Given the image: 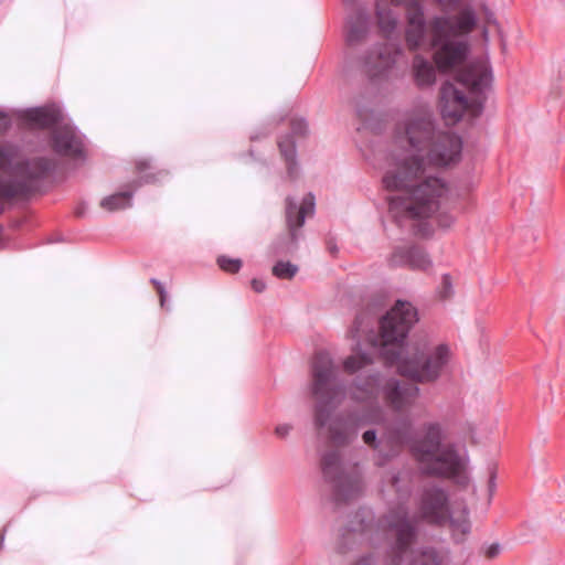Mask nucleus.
I'll use <instances>...</instances> for the list:
<instances>
[{
    "instance_id": "nucleus-1",
    "label": "nucleus",
    "mask_w": 565,
    "mask_h": 565,
    "mask_svg": "<svg viewBox=\"0 0 565 565\" xmlns=\"http://www.w3.org/2000/svg\"><path fill=\"white\" fill-rule=\"evenodd\" d=\"M398 138L401 148L393 151L383 177L387 190L399 191L390 196L388 213L399 226L407 220L427 218L435 214L448 193L445 181L428 172V168L456 162L462 150L459 136L438 130L430 109L412 113Z\"/></svg>"
},
{
    "instance_id": "nucleus-2",
    "label": "nucleus",
    "mask_w": 565,
    "mask_h": 565,
    "mask_svg": "<svg viewBox=\"0 0 565 565\" xmlns=\"http://www.w3.org/2000/svg\"><path fill=\"white\" fill-rule=\"evenodd\" d=\"M417 320L416 308L408 301L397 300L380 321L377 337L374 330L375 317L370 312L358 315L349 330L355 341L354 354L343 361V370L354 374L373 364L371 353L362 349L363 344H367L373 350L379 348L387 363L396 364L399 374L418 382L437 380L450 361V348L440 343L426 352L425 345H405L404 341Z\"/></svg>"
},
{
    "instance_id": "nucleus-3",
    "label": "nucleus",
    "mask_w": 565,
    "mask_h": 565,
    "mask_svg": "<svg viewBox=\"0 0 565 565\" xmlns=\"http://www.w3.org/2000/svg\"><path fill=\"white\" fill-rule=\"evenodd\" d=\"M444 439L445 431L439 423H426L423 435L416 437L414 420L409 416H399L384 429L388 452L383 454V457L394 459L404 446H408L422 473L451 479L466 487L469 484L467 449L455 443L444 444Z\"/></svg>"
},
{
    "instance_id": "nucleus-4",
    "label": "nucleus",
    "mask_w": 565,
    "mask_h": 565,
    "mask_svg": "<svg viewBox=\"0 0 565 565\" xmlns=\"http://www.w3.org/2000/svg\"><path fill=\"white\" fill-rule=\"evenodd\" d=\"M311 394L317 398L315 406V426L322 429L328 426L331 440L338 446L353 443L359 429L365 425H379L384 419L380 406L361 411L341 413L331 418L332 412L347 396V386L337 376L332 358L326 351L318 352L311 365Z\"/></svg>"
},
{
    "instance_id": "nucleus-5",
    "label": "nucleus",
    "mask_w": 565,
    "mask_h": 565,
    "mask_svg": "<svg viewBox=\"0 0 565 565\" xmlns=\"http://www.w3.org/2000/svg\"><path fill=\"white\" fill-rule=\"evenodd\" d=\"M477 24L470 8L458 14L435 15L429 23L433 58L440 72H448L462 64L470 53L469 34Z\"/></svg>"
},
{
    "instance_id": "nucleus-6",
    "label": "nucleus",
    "mask_w": 565,
    "mask_h": 565,
    "mask_svg": "<svg viewBox=\"0 0 565 565\" xmlns=\"http://www.w3.org/2000/svg\"><path fill=\"white\" fill-rule=\"evenodd\" d=\"M457 82L469 92L470 97L457 88L452 83L446 82L440 87V114L448 124H457L468 109L475 115L482 111L484 93L491 86L493 75L487 58L471 61L457 77Z\"/></svg>"
},
{
    "instance_id": "nucleus-7",
    "label": "nucleus",
    "mask_w": 565,
    "mask_h": 565,
    "mask_svg": "<svg viewBox=\"0 0 565 565\" xmlns=\"http://www.w3.org/2000/svg\"><path fill=\"white\" fill-rule=\"evenodd\" d=\"M350 397L356 402H371L382 395L394 411L411 408L419 396L416 383H408L395 377H384L379 372L359 375L349 387Z\"/></svg>"
},
{
    "instance_id": "nucleus-8",
    "label": "nucleus",
    "mask_w": 565,
    "mask_h": 565,
    "mask_svg": "<svg viewBox=\"0 0 565 565\" xmlns=\"http://www.w3.org/2000/svg\"><path fill=\"white\" fill-rule=\"evenodd\" d=\"M382 526L393 535L394 542L390 547L391 565H399L417 535V518L409 513L404 503L390 505L381 519Z\"/></svg>"
},
{
    "instance_id": "nucleus-9",
    "label": "nucleus",
    "mask_w": 565,
    "mask_h": 565,
    "mask_svg": "<svg viewBox=\"0 0 565 565\" xmlns=\"http://www.w3.org/2000/svg\"><path fill=\"white\" fill-rule=\"evenodd\" d=\"M323 478L333 488L335 501H349L363 490L362 472L358 465L347 466L337 450L326 452L321 459Z\"/></svg>"
},
{
    "instance_id": "nucleus-10",
    "label": "nucleus",
    "mask_w": 565,
    "mask_h": 565,
    "mask_svg": "<svg viewBox=\"0 0 565 565\" xmlns=\"http://www.w3.org/2000/svg\"><path fill=\"white\" fill-rule=\"evenodd\" d=\"M316 199L312 193L306 194L300 202L295 198L286 199V222L289 230V238L281 237L270 246L273 255L291 254L298 247L301 237V227L308 216L315 214Z\"/></svg>"
},
{
    "instance_id": "nucleus-11",
    "label": "nucleus",
    "mask_w": 565,
    "mask_h": 565,
    "mask_svg": "<svg viewBox=\"0 0 565 565\" xmlns=\"http://www.w3.org/2000/svg\"><path fill=\"white\" fill-rule=\"evenodd\" d=\"M50 145L56 156L75 164H83L87 159L86 137L74 125L55 127L51 132Z\"/></svg>"
},
{
    "instance_id": "nucleus-12",
    "label": "nucleus",
    "mask_w": 565,
    "mask_h": 565,
    "mask_svg": "<svg viewBox=\"0 0 565 565\" xmlns=\"http://www.w3.org/2000/svg\"><path fill=\"white\" fill-rule=\"evenodd\" d=\"M401 54L402 49L398 44H376L361 56L360 65L372 83H380L388 78Z\"/></svg>"
},
{
    "instance_id": "nucleus-13",
    "label": "nucleus",
    "mask_w": 565,
    "mask_h": 565,
    "mask_svg": "<svg viewBox=\"0 0 565 565\" xmlns=\"http://www.w3.org/2000/svg\"><path fill=\"white\" fill-rule=\"evenodd\" d=\"M420 516L431 524H446L448 509V493L437 486L423 488L418 500Z\"/></svg>"
},
{
    "instance_id": "nucleus-14",
    "label": "nucleus",
    "mask_w": 565,
    "mask_h": 565,
    "mask_svg": "<svg viewBox=\"0 0 565 565\" xmlns=\"http://www.w3.org/2000/svg\"><path fill=\"white\" fill-rule=\"evenodd\" d=\"M395 6L406 9L407 26L405 40L408 49L416 50L422 46L426 34L424 7L420 0H390Z\"/></svg>"
},
{
    "instance_id": "nucleus-15",
    "label": "nucleus",
    "mask_w": 565,
    "mask_h": 565,
    "mask_svg": "<svg viewBox=\"0 0 565 565\" xmlns=\"http://www.w3.org/2000/svg\"><path fill=\"white\" fill-rule=\"evenodd\" d=\"M388 264L392 267L407 266L415 270H426L431 266V259L419 246H398L391 254Z\"/></svg>"
},
{
    "instance_id": "nucleus-16",
    "label": "nucleus",
    "mask_w": 565,
    "mask_h": 565,
    "mask_svg": "<svg viewBox=\"0 0 565 565\" xmlns=\"http://www.w3.org/2000/svg\"><path fill=\"white\" fill-rule=\"evenodd\" d=\"M382 492H393L396 503L407 504L413 491V472L409 469H396L390 471L382 480Z\"/></svg>"
},
{
    "instance_id": "nucleus-17",
    "label": "nucleus",
    "mask_w": 565,
    "mask_h": 565,
    "mask_svg": "<svg viewBox=\"0 0 565 565\" xmlns=\"http://www.w3.org/2000/svg\"><path fill=\"white\" fill-rule=\"evenodd\" d=\"M308 130V124L303 118L291 120V134L281 137L278 141L279 150L287 163V171L290 178H296L298 172L297 151L294 136H305Z\"/></svg>"
},
{
    "instance_id": "nucleus-18",
    "label": "nucleus",
    "mask_w": 565,
    "mask_h": 565,
    "mask_svg": "<svg viewBox=\"0 0 565 565\" xmlns=\"http://www.w3.org/2000/svg\"><path fill=\"white\" fill-rule=\"evenodd\" d=\"M22 118L39 128L61 126L64 114L60 106L52 104L42 107L28 108L22 113Z\"/></svg>"
},
{
    "instance_id": "nucleus-19",
    "label": "nucleus",
    "mask_w": 565,
    "mask_h": 565,
    "mask_svg": "<svg viewBox=\"0 0 565 565\" xmlns=\"http://www.w3.org/2000/svg\"><path fill=\"white\" fill-rule=\"evenodd\" d=\"M370 29V17L363 9L356 10L348 20L347 43L353 46L360 43Z\"/></svg>"
},
{
    "instance_id": "nucleus-20",
    "label": "nucleus",
    "mask_w": 565,
    "mask_h": 565,
    "mask_svg": "<svg viewBox=\"0 0 565 565\" xmlns=\"http://www.w3.org/2000/svg\"><path fill=\"white\" fill-rule=\"evenodd\" d=\"M412 73L414 82L419 88L431 87L436 82L435 66L420 54H416L413 58Z\"/></svg>"
},
{
    "instance_id": "nucleus-21",
    "label": "nucleus",
    "mask_w": 565,
    "mask_h": 565,
    "mask_svg": "<svg viewBox=\"0 0 565 565\" xmlns=\"http://www.w3.org/2000/svg\"><path fill=\"white\" fill-rule=\"evenodd\" d=\"M446 523L449 524L452 539L457 543L463 542L471 530L468 509L463 508L457 513L448 512Z\"/></svg>"
},
{
    "instance_id": "nucleus-22",
    "label": "nucleus",
    "mask_w": 565,
    "mask_h": 565,
    "mask_svg": "<svg viewBox=\"0 0 565 565\" xmlns=\"http://www.w3.org/2000/svg\"><path fill=\"white\" fill-rule=\"evenodd\" d=\"M362 440L373 449L376 466L383 467L391 460L384 459L383 457V454L388 452L386 441L384 440V434L379 438L375 429H367L362 434Z\"/></svg>"
},
{
    "instance_id": "nucleus-23",
    "label": "nucleus",
    "mask_w": 565,
    "mask_h": 565,
    "mask_svg": "<svg viewBox=\"0 0 565 565\" xmlns=\"http://www.w3.org/2000/svg\"><path fill=\"white\" fill-rule=\"evenodd\" d=\"M376 17L379 22V28L381 31L387 36L396 31L398 19L396 13L390 9L383 7L381 3H376Z\"/></svg>"
},
{
    "instance_id": "nucleus-24",
    "label": "nucleus",
    "mask_w": 565,
    "mask_h": 565,
    "mask_svg": "<svg viewBox=\"0 0 565 565\" xmlns=\"http://www.w3.org/2000/svg\"><path fill=\"white\" fill-rule=\"evenodd\" d=\"M132 195L134 193L130 191L108 195L100 201V206L108 212L128 209L132 205Z\"/></svg>"
},
{
    "instance_id": "nucleus-25",
    "label": "nucleus",
    "mask_w": 565,
    "mask_h": 565,
    "mask_svg": "<svg viewBox=\"0 0 565 565\" xmlns=\"http://www.w3.org/2000/svg\"><path fill=\"white\" fill-rule=\"evenodd\" d=\"M373 522V511L370 509H361L353 516L351 531L364 534L372 529Z\"/></svg>"
},
{
    "instance_id": "nucleus-26",
    "label": "nucleus",
    "mask_w": 565,
    "mask_h": 565,
    "mask_svg": "<svg viewBox=\"0 0 565 565\" xmlns=\"http://www.w3.org/2000/svg\"><path fill=\"white\" fill-rule=\"evenodd\" d=\"M409 565H440V558L436 550L427 547L417 554Z\"/></svg>"
},
{
    "instance_id": "nucleus-27",
    "label": "nucleus",
    "mask_w": 565,
    "mask_h": 565,
    "mask_svg": "<svg viewBox=\"0 0 565 565\" xmlns=\"http://www.w3.org/2000/svg\"><path fill=\"white\" fill-rule=\"evenodd\" d=\"M298 266L290 262H277L273 267V275L279 279H291L298 273Z\"/></svg>"
},
{
    "instance_id": "nucleus-28",
    "label": "nucleus",
    "mask_w": 565,
    "mask_h": 565,
    "mask_svg": "<svg viewBox=\"0 0 565 565\" xmlns=\"http://www.w3.org/2000/svg\"><path fill=\"white\" fill-rule=\"evenodd\" d=\"M137 172L140 174L141 183H151L158 181V178L154 174L147 173V170L152 169L150 161L146 159H140L136 163Z\"/></svg>"
},
{
    "instance_id": "nucleus-29",
    "label": "nucleus",
    "mask_w": 565,
    "mask_h": 565,
    "mask_svg": "<svg viewBox=\"0 0 565 565\" xmlns=\"http://www.w3.org/2000/svg\"><path fill=\"white\" fill-rule=\"evenodd\" d=\"M242 264L239 258H231L224 255L217 257V265L227 273H237L242 268Z\"/></svg>"
},
{
    "instance_id": "nucleus-30",
    "label": "nucleus",
    "mask_w": 565,
    "mask_h": 565,
    "mask_svg": "<svg viewBox=\"0 0 565 565\" xmlns=\"http://www.w3.org/2000/svg\"><path fill=\"white\" fill-rule=\"evenodd\" d=\"M380 558L375 553L360 555L352 565H379Z\"/></svg>"
},
{
    "instance_id": "nucleus-31",
    "label": "nucleus",
    "mask_w": 565,
    "mask_h": 565,
    "mask_svg": "<svg viewBox=\"0 0 565 565\" xmlns=\"http://www.w3.org/2000/svg\"><path fill=\"white\" fill-rule=\"evenodd\" d=\"M501 551H502L501 544L495 542V543H491L486 546L484 554L489 558H494L501 553Z\"/></svg>"
},
{
    "instance_id": "nucleus-32",
    "label": "nucleus",
    "mask_w": 565,
    "mask_h": 565,
    "mask_svg": "<svg viewBox=\"0 0 565 565\" xmlns=\"http://www.w3.org/2000/svg\"><path fill=\"white\" fill-rule=\"evenodd\" d=\"M437 224L443 228H448L454 223V217L446 213H439L436 216Z\"/></svg>"
},
{
    "instance_id": "nucleus-33",
    "label": "nucleus",
    "mask_w": 565,
    "mask_h": 565,
    "mask_svg": "<svg viewBox=\"0 0 565 565\" xmlns=\"http://www.w3.org/2000/svg\"><path fill=\"white\" fill-rule=\"evenodd\" d=\"M151 282L156 286L157 288V291L159 292L160 295V303H161V307L164 306L166 303V300H167V291H166V288L163 286V284L161 281H159L158 279H154L152 278L151 279Z\"/></svg>"
},
{
    "instance_id": "nucleus-34",
    "label": "nucleus",
    "mask_w": 565,
    "mask_h": 565,
    "mask_svg": "<svg viewBox=\"0 0 565 565\" xmlns=\"http://www.w3.org/2000/svg\"><path fill=\"white\" fill-rule=\"evenodd\" d=\"M292 426L290 424H279L275 428V434L279 438H286L291 431Z\"/></svg>"
},
{
    "instance_id": "nucleus-35",
    "label": "nucleus",
    "mask_w": 565,
    "mask_h": 565,
    "mask_svg": "<svg viewBox=\"0 0 565 565\" xmlns=\"http://www.w3.org/2000/svg\"><path fill=\"white\" fill-rule=\"evenodd\" d=\"M443 288H444V297H448L452 294V284L451 277L449 274L443 275Z\"/></svg>"
},
{
    "instance_id": "nucleus-36",
    "label": "nucleus",
    "mask_w": 565,
    "mask_h": 565,
    "mask_svg": "<svg viewBox=\"0 0 565 565\" xmlns=\"http://www.w3.org/2000/svg\"><path fill=\"white\" fill-rule=\"evenodd\" d=\"M11 124L10 117L6 111L0 110V134L3 132Z\"/></svg>"
},
{
    "instance_id": "nucleus-37",
    "label": "nucleus",
    "mask_w": 565,
    "mask_h": 565,
    "mask_svg": "<svg viewBox=\"0 0 565 565\" xmlns=\"http://www.w3.org/2000/svg\"><path fill=\"white\" fill-rule=\"evenodd\" d=\"M252 288L255 292H263L266 289V282L263 279L254 278L252 280Z\"/></svg>"
},
{
    "instance_id": "nucleus-38",
    "label": "nucleus",
    "mask_w": 565,
    "mask_h": 565,
    "mask_svg": "<svg viewBox=\"0 0 565 565\" xmlns=\"http://www.w3.org/2000/svg\"><path fill=\"white\" fill-rule=\"evenodd\" d=\"M438 3L443 4V6H455L457 4L460 0H436Z\"/></svg>"
},
{
    "instance_id": "nucleus-39",
    "label": "nucleus",
    "mask_w": 565,
    "mask_h": 565,
    "mask_svg": "<svg viewBox=\"0 0 565 565\" xmlns=\"http://www.w3.org/2000/svg\"><path fill=\"white\" fill-rule=\"evenodd\" d=\"M482 36H483L484 42L488 43L489 42V32L487 29H483Z\"/></svg>"
},
{
    "instance_id": "nucleus-40",
    "label": "nucleus",
    "mask_w": 565,
    "mask_h": 565,
    "mask_svg": "<svg viewBox=\"0 0 565 565\" xmlns=\"http://www.w3.org/2000/svg\"><path fill=\"white\" fill-rule=\"evenodd\" d=\"M489 487H490V490L492 491L493 488H494V476L492 475L491 478H490V481H489Z\"/></svg>"
},
{
    "instance_id": "nucleus-41",
    "label": "nucleus",
    "mask_w": 565,
    "mask_h": 565,
    "mask_svg": "<svg viewBox=\"0 0 565 565\" xmlns=\"http://www.w3.org/2000/svg\"><path fill=\"white\" fill-rule=\"evenodd\" d=\"M3 541H4V534L2 533V534H0V545L3 543Z\"/></svg>"
},
{
    "instance_id": "nucleus-42",
    "label": "nucleus",
    "mask_w": 565,
    "mask_h": 565,
    "mask_svg": "<svg viewBox=\"0 0 565 565\" xmlns=\"http://www.w3.org/2000/svg\"><path fill=\"white\" fill-rule=\"evenodd\" d=\"M76 214L81 216V215H83V211L82 210H77Z\"/></svg>"
},
{
    "instance_id": "nucleus-43",
    "label": "nucleus",
    "mask_w": 565,
    "mask_h": 565,
    "mask_svg": "<svg viewBox=\"0 0 565 565\" xmlns=\"http://www.w3.org/2000/svg\"><path fill=\"white\" fill-rule=\"evenodd\" d=\"M330 250H331L332 253H334V252L337 250V248H335L334 246H331V247H330Z\"/></svg>"
},
{
    "instance_id": "nucleus-44",
    "label": "nucleus",
    "mask_w": 565,
    "mask_h": 565,
    "mask_svg": "<svg viewBox=\"0 0 565 565\" xmlns=\"http://www.w3.org/2000/svg\"><path fill=\"white\" fill-rule=\"evenodd\" d=\"M343 1H344V2H347V3H350V2H352L353 0H343Z\"/></svg>"
}]
</instances>
